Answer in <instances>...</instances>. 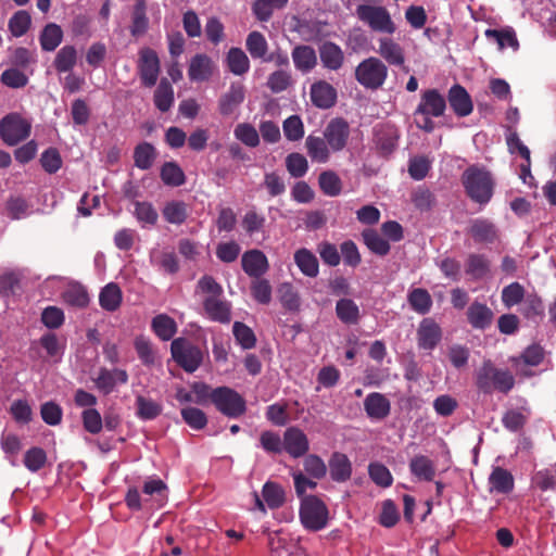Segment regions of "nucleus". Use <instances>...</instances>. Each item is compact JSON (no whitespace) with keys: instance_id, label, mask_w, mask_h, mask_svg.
I'll use <instances>...</instances> for the list:
<instances>
[{"instance_id":"56","label":"nucleus","mask_w":556,"mask_h":556,"mask_svg":"<svg viewBox=\"0 0 556 556\" xmlns=\"http://www.w3.org/2000/svg\"><path fill=\"white\" fill-rule=\"evenodd\" d=\"M137 220L144 226H154L157 223L159 214L154 206L149 202H139L135 203V212H134Z\"/></svg>"},{"instance_id":"8","label":"nucleus","mask_w":556,"mask_h":556,"mask_svg":"<svg viewBox=\"0 0 556 556\" xmlns=\"http://www.w3.org/2000/svg\"><path fill=\"white\" fill-rule=\"evenodd\" d=\"M30 123L17 113L5 115L0 122V136L8 146H16L30 134Z\"/></svg>"},{"instance_id":"42","label":"nucleus","mask_w":556,"mask_h":556,"mask_svg":"<svg viewBox=\"0 0 556 556\" xmlns=\"http://www.w3.org/2000/svg\"><path fill=\"white\" fill-rule=\"evenodd\" d=\"M160 177L164 185L180 187L186 182V175L181 167L174 161L165 162L160 170Z\"/></svg>"},{"instance_id":"12","label":"nucleus","mask_w":556,"mask_h":556,"mask_svg":"<svg viewBox=\"0 0 556 556\" xmlns=\"http://www.w3.org/2000/svg\"><path fill=\"white\" fill-rule=\"evenodd\" d=\"M309 450V442L304 433L298 427H289L283 433V451L291 457L300 458L305 456Z\"/></svg>"},{"instance_id":"64","label":"nucleus","mask_w":556,"mask_h":556,"mask_svg":"<svg viewBox=\"0 0 556 556\" xmlns=\"http://www.w3.org/2000/svg\"><path fill=\"white\" fill-rule=\"evenodd\" d=\"M135 350L143 365L152 366L155 364L156 354L149 339L144 337L136 338Z\"/></svg>"},{"instance_id":"25","label":"nucleus","mask_w":556,"mask_h":556,"mask_svg":"<svg viewBox=\"0 0 556 556\" xmlns=\"http://www.w3.org/2000/svg\"><path fill=\"white\" fill-rule=\"evenodd\" d=\"M294 263L300 271L309 278H315L319 274V262L316 255L306 248H301L295 251Z\"/></svg>"},{"instance_id":"5","label":"nucleus","mask_w":556,"mask_h":556,"mask_svg":"<svg viewBox=\"0 0 556 556\" xmlns=\"http://www.w3.org/2000/svg\"><path fill=\"white\" fill-rule=\"evenodd\" d=\"M388 77L387 65L378 58L363 60L355 68V79L366 89L377 90Z\"/></svg>"},{"instance_id":"35","label":"nucleus","mask_w":556,"mask_h":556,"mask_svg":"<svg viewBox=\"0 0 556 556\" xmlns=\"http://www.w3.org/2000/svg\"><path fill=\"white\" fill-rule=\"evenodd\" d=\"M63 40V30L55 23L47 24L39 36L40 47L43 51H54Z\"/></svg>"},{"instance_id":"31","label":"nucleus","mask_w":556,"mask_h":556,"mask_svg":"<svg viewBox=\"0 0 556 556\" xmlns=\"http://www.w3.org/2000/svg\"><path fill=\"white\" fill-rule=\"evenodd\" d=\"M63 301L76 308H85L89 305V293L81 283L75 282L67 286L62 293Z\"/></svg>"},{"instance_id":"16","label":"nucleus","mask_w":556,"mask_h":556,"mask_svg":"<svg viewBox=\"0 0 556 556\" xmlns=\"http://www.w3.org/2000/svg\"><path fill=\"white\" fill-rule=\"evenodd\" d=\"M468 233L477 244H493L498 240V229L486 218H476L470 222Z\"/></svg>"},{"instance_id":"37","label":"nucleus","mask_w":556,"mask_h":556,"mask_svg":"<svg viewBox=\"0 0 556 556\" xmlns=\"http://www.w3.org/2000/svg\"><path fill=\"white\" fill-rule=\"evenodd\" d=\"M151 328L153 332L162 340L168 341L173 339V337L177 332V324L167 314H159L153 317L151 321Z\"/></svg>"},{"instance_id":"21","label":"nucleus","mask_w":556,"mask_h":556,"mask_svg":"<svg viewBox=\"0 0 556 556\" xmlns=\"http://www.w3.org/2000/svg\"><path fill=\"white\" fill-rule=\"evenodd\" d=\"M467 320L473 329L484 330L492 325L494 313L483 303L472 302L467 309Z\"/></svg>"},{"instance_id":"36","label":"nucleus","mask_w":556,"mask_h":556,"mask_svg":"<svg viewBox=\"0 0 556 556\" xmlns=\"http://www.w3.org/2000/svg\"><path fill=\"white\" fill-rule=\"evenodd\" d=\"M226 64L228 70L237 75L242 76L250 70V60L241 48L232 47L226 55Z\"/></svg>"},{"instance_id":"47","label":"nucleus","mask_w":556,"mask_h":556,"mask_svg":"<svg viewBox=\"0 0 556 556\" xmlns=\"http://www.w3.org/2000/svg\"><path fill=\"white\" fill-rule=\"evenodd\" d=\"M137 416L142 420H153L157 418L163 410L160 403L152 399L144 397L143 395H137L136 397Z\"/></svg>"},{"instance_id":"13","label":"nucleus","mask_w":556,"mask_h":556,"mask_svg":"<svg viewBox=\"0 0 556 556\" xmlns=\"http://www.w3.org/2000/svg\"><path fill=\"white\" fill-rule=\"evenodd\" d=\"M216 65L211 56L205 53H197L189 62L188 77L191 81L203 83L212 78Z\"/></svg>"},{"instance_id":"19","label":"nucleus","mask_w":556,"mask_h":556,"mask_svg":"<svg viewBox=\"0 0 556 556\" xmlns=\"http://www.w3.org/2000/svg\"><path fill=\"white\" fill-rule=\"evenodd\" d=\"M244 273L252 278H260L268 270L266 255L260 250L247 251L241 258Z\"/></svg>"},{"instance_id":"32","label":"nucleus","mask_w":556,"mask_h":556,"mask_svg":"<svg viewBox=\"0 0 556 556\" xmlns=\"http://www.w3.org/2000/svg\"><path fill=\"white\" fill-rule=\"evenodd\" d=\"M132 157L137 168L148 170L155 162L157 151L152 143L143 141L135 147Z\"/></svg>"},{"instance_id":"26","label":"nucleus","mask_w":556,"mask_h":556,"mask_svg":"<svg viewBox=\"0 0 556 556\" xmlns=\"http://www.w3.org/2000/svg\"><path fill=\"white\" fill-rule=\"evenodd\" d=\"M379 54L390 64L402 66L405 62L403 48L393 39L383 37L379 39Z\"/></svg>"},{"instance_id":"14","label":"nucleus","mask_w":556,"mask_h":556,"mask_svg":"<svg viewBox=\"0 0 556 556\" xmlns=\"http://www.w3.org/2000/svg\"><path fill=\"white\" fill-rule=\"evenodd\" d=\"M442 339L439 324L430 318H424L417 329V342L421 350L432 351Z\"/></svg>"},{"instance_id":"57","label":"nucleus","mask_w":556,"mask_h":556,"mask_svg":"<svg viewBox=\"0 0 556 556\" xmlns=\"http://www.w3.org/2000/svg\"><path fill=\"white\" fill-rule=\"evenodd\" d=\"M286 167L293 178L303 177L308 170L306 157L298 152H292L286 157Z\"/></svg>"},{"instance_id":"28","label":"nucleus","mask_w":556,"mask_h":556,"mask_svg":"<svg viewBox=\"0 0 556 556\" xmlns=\"http://www.w3.org/2000/svg\"><path fill=\"white\" fill-rule=\"evenodd\" d=\"M307 154L313 162L327 163L330 159V148L327 140L321 137L309 135L305 140Z\"/></svg>"},{"instance_id":"59","label":"nucleus","mask_w":556,"mask_h":556,"mask_svg":"<svg viewBox=\"0 0 556 556\" xmlns=\"http://www.w3.org/2000/svg\"><path fill=\"white\" fill-rule=\"evenodd\" d=\"M526 290L519 282H511L502 290V302L505 307L510 308L522 302Z\"/></svg>"},{"instance_id":"51","label":"nucleus","mask_w":556,"mask_h":556,"mask_svg":"<svg viewBox=\"0 0 556 556\" xmlns=\"http://www.w3.org/2000/svg\"><path fill=\"white\" fill-rule=\"evenodd\" d=\"M407 301L412 309L421 315L429 313L432 306L430 293L422 288L413 289L408 293Z\"/></svg>"},{"instance_id":"55","label":"nucleus","mask_w":556,"mask_h":556,"mask_svg":"<svg viewBox=\"0 0 556 556\" xmlns=\"http://www.w3.org/2000/svg\"><path fill=\"white\" fill-rule=\"evenodd\" d=\"M233 135L243 144L255 148L260 144V135L256 128L249 123H240L235 127Z\"/></svg>"},{"instance_id":"2","label":"nucleus","mask_w":556,"mask_h":556,"mask_svg":"<svg viewBox=\"0 0 556 556\" xmlns=\"http://www.w3.org/2000/svg\"><path fill=\"white\" fill-rule=\"evenodd\" d=\"M467 195L475 202L484 205L493 195V180L489 172L477 166H469L462 176Z\"/></svg>"},{"instance_id":"7","label":"nucleus","mask_w":556,"mask_h":556,"mask_svg":"<svg viewBox=\"0 0 556 556\" xmlns=\"http://www.w3.org/2000/svg\"><path fill=\"white\" fill-rule=\"evenodd\" d=\"M212 403L223 415L237 418L247 410L245 400L233 389L218 387L213 389Z\"/></svg>"},{"instance_id":"40","label":"nucleus","mask_w":556,"mask_h":556,"mask_svg":"<svg viewBox=\"0 0 556 556\" xmlns=\"http://www.w3.org/2000/svg\"><path fill=\"white\" fill-rule=\"evenodd\" d=\"M409 469L419 480L432 481L435 476L433 462L425 455H418L412 458Z\"/></svg>"},{"instance_id":"41","label":"nucleus","mask_w":556,"mask_h":556,"mask_svg":"<svg viewBox=\"0 0 556 556\" xmlns=\"http://www.w3.org/2000/svg\"><path fill=\"white\" fill-rule=\"evenodd\" d=\"M490 271V261L483 254L471 253L466 261V274L471 278L479 280L485 277Z\"/></svg>"},{"instance_id":"6","label":"nucleus","mask_w":556,"mask_h":556,"mask_svg":"<svg viewBox=\"0 0 556 556\" xmlns=\"http://www.w3.org/2000/svg\"><path fill=\"white\" fill-rule=\"evenodd\" d=\"M170 353L177 365L189 374L194 372L203 363L202 350L186 338L174 339Z\"/></svg>"},{"instance_id":"61","label":"nucleus","mask_w":556,"mask_h":556,"mask_svg":"<svg viewBox=\"0 0 556 556\" xmlns=\"http://www.w3.org/2000/svg\"><path fill=\"white\" fill-rule=\"evenodd\" d=\"M370 479L381 488H389L393 483L390 470L381 463H370L368 466Z\"/></svg>"},{"instance_id":"48","label":"nucleus","mask_w":556,"mask_h":556,"mask_svg":"<svg viewBox=\"0 0 556 556\" xmlns=\"http://www.w3.org/2000/svg\"><path fill=\"white\" fill-rule=\"evenodd\" d=\"M174 103V89L170 83L163 78L161 79L154 92V104L161 112L169 111Z\"/></svg>"},{"instance_id":"4","label":"nucleus","mask_w":556,"mask_h":556,"mask_svg":"<svg viewBox=\"0 0 556 556\" xmlns=\"http://www.w3.org/2000/svg\"><path fill=\"white\" fill-rule=\"evenodd\" d=\"M355 14L372 31L392 35L396 30L390 12L382 5L359 4Z\"/></svg>"},{"instance_id":"3","label":"nucleus","mask_w":556,"mask_h":556,"mask_svg":"<svg viewBox=\"0 0 556 556\" xmlns=\"http://www.w3.org/2000/svg\"><path fill=\"white\" fill-rule=\"evenodd\" d=\"M299 517L302 526L313 532L326 528L329 519L327 505L316 495H307L301 500Z\"/></svg>"},{"instance_id":"15","label":"nucleus","mask_w":556,"mask_h":556,"mask_svg":"<svg viewBox=\"0 0 556 556\" xmlns=\"http://www.w3.org/2000/svg\"><path fill=\"white\" fill-rule=\"evenodd\" d=\"M245 99L244 86L240 83H231L229 89L218 99V112L222 116L232 115Z\"/></svg>"},{"instance_id":"30","label":"nucleus","mask_w":556,"mask_h":556,"mask_svg":"<svg viewBox=\"0 0 556 556\" xmlns=\"http://www.w3.org/2000/svg\"><path fill=\"white\" fill-rule=\"evenodd\" d=\"M203 307L210 319L218 323L230 321V305L218 298H206Z\"/></svg>"},{"instance_id":"29","label":"nucleus","mask_w":556,"mask_h":556,"mask_svg":"<svg viewBox=\"0 0 556 556\" xmlns=\"http://www.w3.org/2000/svg\"><path fill=\"white\" fill-rule=\"evenodd\" d=\"M123 292L117 283L110 282L103 287L99 294V304L106 312H115L121 307Z\"/></svg>"},{"instance_id":"50","label":"nucleus","mask_w":556,"mask_h":556,"mask_svg":"<svg viewBox=\"0 0 556 556\" xmlns=\"http://www.w3.org/2000/svg\"><path fill=\"white\" fill-rule=\"evenodd\" d=\"M263 498L270 509L281 507L286 502V493L282 486L276 482L267 481L262 490Z\"/></svg>"},{"instance_id":"1","label":"nucleus","mask_w":556,"mask_h":556,"mask_svg":"<svg viewBox=\"0 0 556 556\" xmlns=\"http://www.w3.org/2000/svg\"><path fill=\"white\" fill-rule=\"evenodd\" d=\"M475 384L483 394L494 391L507 394L515 386V378L508 369L497 368L491 359H484L475 371Z\"/></svg>"},{"instance_id":"53","label":"nucleus","mask_w":556,"mask_h":556,"mask_svg":"<svg viewBox=\"0 0 556 556\" xmlns=\"http://www.w3.org/2000/svg\"><path fill=\"white\" fill-rule=\"evenodd\" d=\"M318 184L320 190L328 197H337L342 191V181L332 170H325L320 173Z\"/></svg>"},{"instance_id":"24","label":"nucleus","mask_w":556,"mask_h":556,"mask_svg":"<svg viewBox=\"0 0 556 556\" xmlns=\"http://www.w3.org/2000/svg\"><path fill=\"white\" fill-rule=\"evenodd\" d=\"M319 56L324 67L331 71H338L344 62L342 49L331 41H326L320 46Z\"/></svg>"},{"instance_id":"9","label":"nucleus","mask_w":556,"mask_h":556,"mask_svg":"<svg viewBox=\"0 0 556 556\" xmlns=\"http://www.w3.org/2000/svg\"><path fill=\"white\" fill-rule=\"evenodd\" d=\"M160 59L151 48H142L139 51L138 71L143 86L153 87L160 74Z\"/></svg>"},{"instance_id":"17","label":"nucleus","mask_w":556,"mask_h":556,"mask_svg":"<svg viewBox=\"0 0 556 556\" xmlns=\"http://www.w3.org/2000/svg\"><path fill=\"white\" fill-rule=\"evenodd\" d=\"M309 96L313 105L321 110L331 109L338 99L336 88L326 80H318L312 84Z\"/></svg>"},{"instance_id":"23","label":"nucleus","mask_w":556,"mask_h":556,"mask_svg":"<svg viewBox=\"0 0 556 556\" xmlns=\"http://www.w3.org/2000/svg\"><path fill=\"white\" fill-rule=\"evenodd\" d=\"M330 477L334 482H345L352 476V463L341 452H333L329 458Z\"/></svg>"},{"instance_id":"38","label":"nucleus","mask_w":556,"mask_h":556,"mask_svg":"<svg viewBox=\"0 0 556 556\" xmlns=\"http://www.w3.org/2000/svg\"><path fill=\"white\" fill-rule=\"evenodd\" d=\"M162 215L168 224L181 225L188 218V205L184 201H169L164 205Z\"/></svg>"},{"instance_id":"27","label":"nucleus","mask_w":556,"mask_h":556,"mask_svg":"<svg viewBox=\"0 0 556 556\" xmlns=\"http://www.w3.org/2000/svg\"><path fill=\"white\" fill-rule=\"evenodd\" d=\"M291 55L295 68L302 73L312 71L317 64L315 50L311 46H296L293 48Z\"/></svg>"},{"instance_id":"49","label":"nucleus","mask_w":556,"mask_h":556,"mask_svg":"<svg viewBox=\"0 0 556 556\" xmlns=\"http://www.w3.org/2000/svg\"><path fill=\"white\" fill-rule=\"evenodd\" d=\"M362 237L366 247L375 254L384 256L390 252L389 242L375 229H365Z\"/></svg>"},{"instance_id":"39","label":"nucleus","mask_w":556,"mask_h":556,"mask_svg":"<svg viewBox=\"0 0 556 556\" xmlns=\"http://www.w3.org/2000/svg\"><path fill=\"white\" fill-rule=\"evenodd\" d=\"M336 315L345 325H356L361 317L357 304L348 298L340 299L337 302Z\"/></svg>"},{"instance_id":"60","label":"nucleus","mask_w":556,"mask_h":556,"mask_svg":"<svg viewBox=\"0 0 556 556\" xmlns=\"http://www.w3.org/2000/svg\"><path fill=\"white\" fill-rule=\"evenodd\" d=\"M305 472L317 480L325 478L327 475V465L320 456L316 454H308L303 462Z\"/></svg>"},{"instance_id":"45","label":"nucleus","mask_w":556,"mask_h":556,"mask_svg":"<svg viewBox=\"0 0 556 556\" xmlns=\"http://www.w3.org/2000/svg\"><path fill=\"white\" fill-rule=\"evenodd\" d=\"M279 301L282 307L289 312H298L301 306V298L292 283L283 282L277 290Z\"/></svg>"},{"instance_id":"18","label":"nucleus","mask_w":556,"mask_h":556,"mask_svg":"<svg viewBox=\"0 0 556 556\" xmlns=\"http://www.w3.org/2000/svg\"><path fill=\"white\" fill-rule=\"evenodd\" d=\"M96 387L103 393L113 392L117 383L126 384L128 382V374L124 369H108L102 367L99 369L98 376L93 379Z\"/></svg>"},{"instance_id":"63","label":"nucleus","mask_w":556,"mask_h":556,"mask_svg":"<svg viewBox=\"0 0 556 556\" xmlns=\"http://www.w3.org/2000/svg\"><path fill=\"white\" fill-rule=\"evenodd\" d=\"M232 332L238 343L245 350L252 349L256 344V338L253 330L243 323L235 321Z\"/></svg>"},{"instance_id":"44","label":"nucleus","mask_w":556,"mask_h":556,"mask_svg":"<svg viewBox=\"0 0 556 556\" xmlns=\"http://www.w3.org/2000/svg\"><path fill=\"white\" fill-rule=\"evenodd\" d=\"M485 37L489 40H493L497 43L498 49L503 50L506 47H510L517 50L519 47L518 39L513 28L507 27L504 29H486L484 31Z\"/></svg>"},{"instance_id":"54","label":"nucleus","mask_w":556,"mask_h":556,"mask_svg":"<svg viewBox=\"0 0 556 556\" xmlns=\"http://www.w3.org/2000/svg\"><path fill=\"white\" fill-rule=\"evenodd\" d=\"M31 25L30 14L25 10L15 12L9 20V30L14 37L24 36Z\"/></svg>"},{"instance_id":"33","label":"nucleus","mask_w":556,"mask_h":556,"mask_svg":"<svg viewBox=\"0 0 556 556\" xmlns=\"http://www.w3.org/2000/svg\"><path fill=\"white\" fill-rule=\"evenodd\" d=\"M148 28L147 2L146 0H136L131 13L130 34L134 37H140L147 33Z\"/></svg>"},{"instance_id":"34","label":"nucleus","mask_w":556,"mask_h":556,"mask_svg":"<svg viewBox=\"0 0 556 556\" xmlns=\"http://www.w3.org/2000/svg\"><path fill=\"white\" fill-rule=\"evenodd\" d=\"M489 484L491 485V490L497 493L508 494L514 489V477L507 469L497 466L493 468L489 477Z\"/></svg>"},{"instance_id":"62","label":"nucleus","mask_w":556,"mask_h":556,"mask_svg":"<svg viewBox=\"0 0 556 556\" xmlns=\"http://www.w3.org/2000/svg\"><path fill=\"white\" fill-rule=\"evenodd\" d=\"M23 463L29 471L37 472L45 467L47 454L41 447H30L26 451Z\"/></svg>"},{"instance_id":"52","label":"nucleus","mask_w":556,"mask_h":556,"mask_svg":"<svg viewBox=\"0 0 556 556\" xmlns=\"http://www.w3.org/2000/svg\"><path fill=\"white\" fill-rule=\"evenodd\" d=\"M287 3L288 0H255L252 11L260 22H267L275 9H282Z\"/></svg>"},{"instance_id":"11","label":"nucleus","mask_w":556,"mask_h":556,"mask_svg":"<svg viewBox=\"0 0 556 556\" xmlns=\"http://www.w3.org/2000/svg\"><path fill=\"white\" fill-rule=\"evenodd\" d=\"M446 110V100L438 89H427L420 96V102L417 105L414 116L431 115L441 117Z\"/></svg>"},{"instance_id":"20","label":"nucleus","mask_w":556,"mask_h":556,"mask_svg":"<svg viewBox=\"0 0 556 556\" xmlns=\"http://www.w3.org/2000/svg\"><path fill=\"white\" fill-rule=\"evenodd\" d=\"M447 100L454 113L459 117L468 116L472 112L471 98L467 90L458 84L451 87Z\"/></svg>"},{"instance_id":"10","label":"nucleus","mask_w":556,"mask_h":556,"mask_svg":"<svg viewBox=\"0 0 556 556\" xmlns=\"http://www.w3.org/2000/svg\"><path fill=\"white\" fill-rule=\"evenodd\" d=\"M324 137L332 152L342 151L350 137V125L342 117L332 118L324 130Z\"/></svg>"},{"instance_id":"58","label":"nucleus","mask_w":556,"mask_h":556,"mask_svg":"<svg viewBox=\"0 0 556 556\" xmlns=\"http://www.w3.org/2000/svg\"><path fill=\"white\" fill-rule=\"evenodd\" d=\"M292 76L290 72L278 70L273 72L267 78V87L274 93H280L292 85Z\"/></svg>"},{"instance_id":"22","label":"nucleus","mask_w":556,"mask_h":556,"mask_svg":"<svg viewBox=\"0 0 556 556\" xmlns=\"http://www.w3.org/2000/svg\"><path fill=\"white\" fill-rule=\"evenodd\" d=\"M364 409L370 419L382 420L390 415L391 403L384 394L372 392L364 400Z\"/></svg>"},{"instance_id":"46","label":"nucleus","mask_w":556,"mask_h":556,"mask_svg":"<svg viewBox=\"0 0 556 556\" xmlns=\"http://www.w3.org/2000/svg\"><path fill=\"white\" fill-rule=\"evenodd\" d=\"M245 47L253 59L265 60L268 52V42L265 36L257 31H251L245 40Z\"/></svg>"},{"instance_id":"43","label":"nucleus","mask_w":556,"mask_h":556,"mask_svg":"<svg viewBox=\"0 0 556 556\" xmlns=\"http://www.w3.org/2000/svg\"><path fill=\"white\" fill-rule=\"evenodd\" d=\"M77 63V50L74 46L62 47L53 61V66L58 73L71 72Z\"/></svg>"}]
</instances>
